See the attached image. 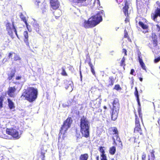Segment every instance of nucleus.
<instances>
[{"mask_svg":"<svg viewBox=\"0 0 160 160\" xmlns=\"http://www.w3.org/2000/svg\"><path fill=\"white\" fill-rule=\"evenodd\" d=\"M135 127L134 130V135L136 138H138L139 134L142 135V133L139 118L136 114H135Z\"/></svg>","mask_w":160,"mask_h":160,"instance_id":"5","label":"nucleus"},{"mask_svg":"<svg viewBox=\"0 0 160 160\" xmlns=\"http://www.w3.org/2000/svg\"><path fill=\"white\" fill-rule=\"evenodd\" d=\"M138 60L141 68L143 69L146 71V66L144 63L143 62L142 59H140V60Z\"/></svg>","mask_w":160,"mask_h":160,"instance_id":"28","label":"nucleus"},{"mask_svg":"<svg viewBox=\"0 0 160 160\" xmlns=\"http://www.w3.org/2000/svg\"><path fill=\"white\" fill-rule=\"evenodd\" d=\"M72 122V120L71 118L68 117L64 121L63 124L70 128Z\"/></svg>","mask_w":160,"mask_h":160,"instance_id":"17","label":"nucleus"},{"mask_svg":"<svg viewBox=\"0 0 160 160\" xmlns=\"http://www.w3.org/2000/svg\"><path fill=\"white\" fill-rule=\"evenodd\" d=\"M95 3H96L99 6H100V2L99 0H95Z\"/></svg>","mask_w":160,"mask_h":160,"instance_id":"55","label":"nucleus"},{"mask_svg":"<svg viewBox=\"0 0 160 160\" xmlns=\"http://www.w3.org/2000/svg\"><path fill=\"white\" fill-rule=\"evenodd\" d=\"M124 38H127L129 41L130 42H132L131 39L128 35V32L126 29L124 30Z\"/></svg>","mask_w":160,"mask_h":160,"instance_id":"29","label":"nucleus"},{"mask_svg":"<svg viewBox=\"0 0 160 160\" xmlns=\"http://www.w3.org/2000/svg\"><path fill=\"white\" fill-rule=\"evenodd\" d=\"M138 24L139 26L143 29H147L148 28V26L146 24H145L142 22L141 21H139L138 22Z\"/></svg>","mask_w":160,"mask_h":160,"instance_id":"25","label":"nucleus"},{"mask_svg":"<svg viewBox=\"0 0 160 160\" xmlns=\"http://www.w3.org/2000/svg\"><path fill=\"white\" fill-rule=\"evenodd\" d=\"M69 128L68 127L64 126V125H62L60 129V132L59 133V135L61 136L62 134H63L62 138L64 139L66 137V133L67 132V131L68 129Z\"/></svg>","mask_w":160,"mask_h":160,"instance_id":"11","label":"nucleus"},{"mask_svg":"<svg viewBox=\"0 0 160 160\" xmlns=\"http://www.w3.org/2000/svg\"><path fill=\"white\" fill-rule=\"evenodd\" d=\"M6 24V29L7 31H8V33L9 35L10 33V24L9 22L8 21H6L5 22Z\"/></svg>","mask_w":160,"mask_h":160,"instance_id":"31","label":"nucleus"},{"mask_svg":"<svg viewBox=\"0 0 160 160\" xmlns=\"http://www.w3.org/2000/svg\"><path fill=\"white\" fill-rule=\"evenodd\" d=\"M135 91L134 92V95L135 96V97L136 98V99L139 98L138 91L137 88L136 87H135Z\"/></svg>","mask_w":160,"mask_h":160,"instance_id":"39","label":"nucleus"},{"mask_svg":"<svg viewBox=\"0 0 160 160\" xmlns=\"http://www.w3.org/2000/svg\"><path fill=\"white\" fill-rule=\"evenodd\" d=\"M38 95V90L36 88L33 87H29L25 89L22 93L21 98L26 100L30 102L35 101Z\"/></svg>","mask_w":160,"mask_h":160,"instance_id":"2","label":"nucleus"},{"mask_svg":"<svg viewBox=\"0 0 160 160\" xmlns=\"http://www.w3.org/2000/svg\"><path fill=\"white\" fill-rule=\"evenodd\" d=\"M96 160H99V156H97L96 158Z\"/></svg>","mask_w":160,"mask_h":160,"instance_id":"61","label":"nucleus"},{"mask_svg":"<svg viewBox=\"0 0 160 160\" xmlns=\"http://www.w3.org/2000/svg\"><path fill=\"white\" fill-rule=\"evenodd\" d=\"M66 85L65 88L70 91H72L73 89V83L72 81L70 80H66L64 82Z\"/></svg>","mask_w":160,"mask_h":160,"instance_id":"9","label":"nucleus"},{"mask_svg":"<svg viewBox=\"0 0 160 160\" xmlns=\"http://www.w3.org/2000/svg\"><path fill=\"white\" fill-rule=\"evenodd\" d=\"M112 105L113 106L112 109H116L117 110H119L120 105L118 99L117 98L114 99L112 103Z\"/></svg>","mask_w":160,"mask_h":160,"instance_id":"13","label":"nucleus"},{"mask_svg":"<svg viewBox=\"0 0 160 160\" xmlns=\"http://www.w3.org/2000/svg\"><path fill=\"white\" fill-rule=\"evenodd\" d=\"M16 72V70L15 69L12 70L11 72V79H12V81H14V79L12 78L14 76Z\"/></svg>","mask_w":160,"mask_h":160,"instance_id":"36","label":"nucleus"},{"mask_svg":"<svg viewBox=\"0 0 160 160\" xmlns=\"http://www.w3.org/2000/svg\"><path fill=\"white\" fill-rule=\"evenodd\" d=\"M119 110L114 109L113 110L112 109V113L111 118L112 120L115 121L117 119L118 116V113Z\"/></svg>","mask_w":160,"mask_h":160,"instance_id":"19","label":"nucleus"},{"mask_svg":"<svg viewBox=\"0 0 160 160\" xmlns=\"http://www.w3.org/2000/svg\"><path fill=\"white\" fill-rule=\"evenodd\" d=\"M101 160H108L106 154L100 155Z\"/></svg>","mask_w":160,"mask_h":160,"instance_id":"40","label":"nucleus"},{"mask_svg":"<svg viewBox=\"0 0 160 160\" xmlns=\"http://www.w3.org/2000/svg\"><path fill=\"white\" fill-rule=\"evenodd\" d=\"M16 90V89L14 87H11V97L14 96V92Z\"/></svg>","mask_w":160,"mask_h":160,"instance_id":"33","label":"nucleus"},{"mask_svg":"<svg viewBox=\"0 0 160 160\" xmlns=\"http://www.w3.org/2000/svg\"><path fill=\"white\" fill-rule=\"evenodd\" d=\"M62 72H61V74L62 75L64 76H68V74L66 72L65 69L64 67H62L61 68Z\"/></svg>","mask_w":160,"mask_h":160,"instance_id":"37","label":"nucleus"},{"mask_svg":"<svg viewBox=\"0 0 160 160\" xmlns=\"http://www.w3.org/2000/svg\"><path fill=\"white\" fill-rule=\"evenodd\" d=\"M114 89H115L117 91L121 90L122 89L120 87L119 84H116L115 85L114 88Z\"/></svg>","mask_w":160,"mask_h":160,"instance_id":"38","label":"nucleus"},{"mask_svg":"<svg viewBox=\"0 0 160 160\" xmlns=\"http://www.w3.org/2000/svg\"><path fill=\"white\" fill-rule=\"evenodd\" d=\"M90 105L92 108L95 109L98 108L100 106V104L96 100H94L91 101Z\"/></svg>","mask_w":160,"mask_h":160,"instance_id":"16","label":"nucleus"},{"mask_svg":"<svg viewBox=\"0 0 160 160\" xmlns=\"http://www.w3.org/2000/svg\"><path fill=\"white\" fill-rule=\"evenodd\" d=\"M11 58L12 59H13L14 60L17 61L20 59V58L17 55H15V53H11Z\"/></svg>","mask_w":160,"mask_h":160,"instance_id":"26","label":"nucleus"},{"mask_svg":"<svg viewBox=\"0 0 160 160\" xmlns=\"http://www.w3.org/2000/svg\"><path fill=\"white\" fill-rule=\"evenodd\" d=\"M156 26L157 27V30L158 31V32H159L160 31V26L158 25L157 24L156 25Z\"/></svg>","mask_w":160,"mask_h":160,"instance_id":"54","label":"nucleus"},{"mask_svg":"<svg viewBox=\"0 0 160 160\" xmlns=\"http://www.w3.org/2000/svg\"><path fill=\"white\" fill-rule=\"evenodd\" d=\"M158 16L160 17V8H157L155 11V13H152L151 16L152 19L154 21Z\"/></svg>","mask_w":160,"mask_h":160,"instance_id":"15","label":"nucleus"},{"mask_svg":"<svg viewBox=\"0 0 160 160\" xmlns=\"http://www.w3.org/2000/svg\"><path fill=\"white\" fill-rule=\"evenodd\" d=\"M116 79V78L113 76H111L109 77L108 79V87L112 86L114 83V81Z\"/></svg>","mask_w":160,"mask_h":160,"instance_id":"20","label":"nucleus"},{"mask_svg":"<svg viewBox=\"0 0 160 160\" xmlns=\"http://www.w3.org/2000/svg\"><path fill=\"white\" fill-rule=\"evenodd\" d=\"M103 108L105 109H107V107L106 106H104L103 107Z\"/></svg>","mask_w":160,"mask_h":160,"instance_id":"62","label":"nucleus"},{"mask_svg":"<svg viewBox=\"0 0 160 160\" xmlns=\"http://www.w3.org/2000/svg\"><path fill=\"white\" fill-rule=\"evenodd\" d=\"M120 66L121 67H123L124 68L126 65L125 63V58L124 57H123L120 62Z\"/></svg>","mask_w":160,"mask_h":160,"instance_id":"35","label":"nucleus"},{"mask_svg":"<svg viewBox=\"0 0 160 160\" xmlns=\"http://www.w3.org/2000/svg\"><path fill=\"white\" fill-rule=\"evenodd\" d=\"M103 11H99L95 15L89 18L88 20H84L83 26L86 28H93L102 21Z\"/></svg>","mask_w":160,"mask_h":160,"instance_id":"1","label":"nucleus"},{"mask_svg":"<svg viewBox=\"0 0 160 160\" xmlns=\"http://www.w3.org/2000/svg\"><path fill=\"white\" fill-rule=\"evenodd\" d=\"M109 153L112 155L115 154L116 152V148L115 146H112L110 147L109 149Z\"/></svg>","mask_w":160,"mask_h":160,"instance_id":"24","label":"nucleus"},{"mask_svg":"<svg viewBox=\"0 0 160 160\" xmlns=\"http://www.w3.org/2000/svg\"><path fill=\"white\" fill-rule=\"evenodd\" d=\"M158 127L159 128V134H160V117L158 119Z\"/></svg>","mask_w":160,"mask_h":160,"instance_id":"49","label":"nucleus"},{"mask_svg":"<svg viewBox=\"0 0 160 160\" xmlns=\"http://www.w3.org/2000/svg\"><path fill=\"white\" fill-rule=\"evenodd\" d=\"M24 37L23 41L26 45L28 47H29V43L28 41V35L27 31H25L23 33Z\"/></svg>","mask_w":160,"mask_h":160,"instance_id":"18","label":"nucleus"},{"mask_svg":"<svg viewBox=\"0 0 160 160\" xmlns=\"http://www.w3.org/2000/svg\"><path fill=\"white\" fill-rule=\"evenodd\" d=\"M6 133L9 135H10V129L9 128H7L6 130Z\"/></svg>","mask_w":160,"mask_h":160,"instance_id":"52","label":"nucleus"},{"mask_svg":"<svg viewBox=\"0 0 160 160\" xmlns=\"http://www.w3.org/2000/svg\"><path fill=\"white\" fill-rule=\"evenodd\" d=\"M152 43H149L148 45L151 48L157 47L158 45V41L157 36L155 33H152L151 36Z\"/></svg>","mask_w":160,"mask_h":160,"instance_id":"6","label":"nucleus"},{"mask_svg":"<svg viewBox=\"0 0 160 160\" xmlns=\"http://www.w3.org/2000/svg\"><path fill=\"white\" fill-rule=\"evenodd\" d=\"M11 135L15 139H18L20 137V135L19 134L18 131L13 128L11 130Z\"/></svg>","mask_w":160,"mask_h":160,"instance_id":"12","label":"nucleus"},{"mask_svg":"<svg viewBox=\"0 0 160 160\" xmlns=\"http://www.w3.org/2000/svg\"><path fill=\"white\" fill-rule=\"evenodd\" d=\"M137 54L138 55V60H139L140 59H142L141 57V53L139 50L137 51Z\"/></svg>","mask_w":160,"mask_h":160,"instance_id":"43","label":"nucleus"},{"mask_svg":"<svg viewBox=\"0 0 160 160\" xmlns=\"http://www.w3.org/2000/svg\"><path fill=\"white\" fill-rule=\"evenodd\" d=\"M148 160H151L150 158V155H149L148 156Z\"/></svg>","mask_w":160,"mask_h":160,"instance_id":"63","label":"nucleus"},{"mask_svg":"<svg viewBox=\"0 0 160 160\" xmlns=\"http://www.w3.org/2000/svg\"><path fill=\"white\" fill-rule=\"evenodd\" d=\"M160 61V56L158 57V58L155 59L154 62L155 63H157Z\"/></svg>","mask_w":160,"mask_h":160,"instance_id":"47","label":"nucleus"},{"mask_svg":"<svg viewBox=\"0 0 160 160\" xmlns=\"http://www.w3.org/2000/svg\"><path fill=\"white\" fill-rule=\"evenodd\" d=\"M87 61H88V63L89 66L90 67L91 72L92 74L95 75L96 74V73L94 69V67L92 63L91 59L88 53L86 55V60L85 61L86 62Z\"/></svg>","mask_w":160,"mask_h":160,"instance_id":"10","label":"nucleus"},{"mask_svg":"<svg viewBox=\"0 0 160 160\" xmlns=\"http://www.w3.org/2000/svg\"><path fill=\"white\" fill-rule=\"evenodd\" d=\"M138 113L139 117L140 118V119L143 123V120L142 117V113H141V107H140L138 109Z\"/></svg>","mask_w":160,"mask_h":160,"instance_id":"30","label":"nucleus"},{"mask_svg":"<svg viewBox=\"0 0 160 160\" xmlns=\"http://www.w3.org/2000/svg\"><path fill=\"white\" fill-rule=\"evenodd\" d=\"M9 137L8 136H6L5 137V138L6 139H9Z\"/></svg>","mask_w":160,"mask_h":160,"instance_id":"64","label":"nucleus"},{"mask_svg":"<svg viewBox=\"0 0 160 160\" xmlns=\"http://www.w3.org/2000/svg\"><path fill=\"white\" fill-rule=\"evenodd\" d=\"M117 1V2L118 3H119V2H122L123 0H116Z\"/></svg>","mask_w":160,"mask_h":160,"instance_id":"60","label":"nucleus"},{"mask_svg":"<svg viewBox=\"0 0 160 160\" xmlns=\"http://www.w3.org/2000/svg\"><path fill=\"white\" fill-rule=\"evenodd\" d=\"M155 151L154 150H152L150 152L151 156H150L151 160H155V157L154 154Z\"/></svg>","mask_w":160,"mask_h":160,"instance_id":"32","label":"nucleus"},{"mask_svg":"<svg viewBox=\"0 0 160 160\" xmlns=\"http://www.w3.org/2000/svg\"><path fill=\"white\" fill-rule=\"evenodd\" d=\"M137 101L138 103V105L139 107H141V104L139 101V98H137Z\"/></svg>","mask_w":160,"mask_h":160,"instance_id":"53","label":"nucleus"},{"mask_svg":"<svg viewBox=\"0 0 160 160\" xmlns=\"http://www.w3.org/2000/svg\"><path fill=\"white\" fill-rule=\"evenodd\" d=\"M80 131L82 136L88 138L90 136L89 122L87 118L83 116L81 119L80 124Z\"/></svg>","mask_w":160,"mask_h":160,"instance_id":"3","label":"nucleus"},{"mask_svg":"<svg viewBox=\"0 0 160 160\" xmlns=\"http://www.w3.org/2000/svg\"><path fill=\"white\" fill-rule=\"evenodd\" d=\"M22 78V77L21 76H17L16 77L15 79V80H20Z\"/></svg>","mask_w":160,"mask_h":160,"instance_id":"50","label":"nucleus"},{"mask_svg":"<svg viewBox=\"0 0 160 160\" xmlns=\"http://www.w3.org/2000/svg\"><path fill=\"white\" fill-rule=\"evenodd\" d=\"M127 50L125 48H123L122 50V52L123 53H124V54L125 56H127Z\"/></svg>","mask_w":160,"mask_h":160,"instance_id":"48","label":"nucleus"},{"mask_svg":"<svg viewBox=\"0 0 160 160\" xmlns=\"http://www.w3.org/2000/svg\"><path fill=\"white\" fill-rule=\"evenodd\" d=\"M129 8L128 3L127 1H125L124 6L122 8V11L125 16H128V10Z\"/></svg>","mask_w":160,"mask_h":160,"instance_id":"14","label":"nucleus"},{"mask_svg":"<svg viewBox=\"0 0 160 160\" xmlns=\"http://www.w3.org/2000/svg\"><path fill=\"white\" fill-rule=\"evenodd\" d=\"M146 154L144 153L143 152L142 155V160H146Z\"/></svg>","mask_w":160,"mask_h":160,"instance_id":"41","label":"nucleus"},{"mask_svg":"<svg viewBox=\"0 0 160 160\" xmlns=\"http://www.w3.org/2000/svg\"><path fill=\"white\" fill-rule=\"evenodd\" d=\"M14 107L13 102L11 100V109L14 108Z\"/></svg>","mask_w":160,"mask_h":160,"instance_id":"51","label":"nucleus"},{"mask_svg":"<svg viewBox=\"0 0 160 160\" xmlns=\"http://www.w3.org/2000/svg\"><path fill=\"white\" fill-rule=\"evenodd\" d=\"M70 1L73 4H78L79 3H83L85 2L87 0H70Z\"/></svg>","mask_w":160,"mask_h":160,"instance_id":"27","label":"nucleus"},{"mask_svg":"<svg viewBox=\"0 0 160 160\" xmlns=\"http://www.w3.org/2000/svg\"><path fill=\"white\" fill-rule=\"evenodd\" d=\"M109 132L110 135H113L114 137L116 138V140L118 142V143H117L115 141V139L113 137L112 139L113 140V144L116 145H118L119 147H122V143L119 137V132L117 128L115 127H111L109 128Z\"/></svg>","mask_w":160,"mask_h":160,"instance_id":"4","label":"nucleus"},{"mask_svg":"<svg viewBox=\"0 0 160 160\" xmlns=\"http://www.w3.org/2000/svg\"><path fill=\"white\" fill-rule=\"evenodd\" d=\"M126 18L125 20V23H127L128 22H129V15L128 16H126Z\"/></svg>","mask_w":160,"mask_h":160,"instance_id":"46","label":"nucleus"},{"mask_svg":"<svg viewBox=\"0 0 160 160\" xmlns=\"http://www.w3.org/2000/svg\"><path fill=\"white\" fill-rule=\"evenodd\" d=\"M8 106L10 108V99L9 98L8 99Z\"/></svg>","mask_w":160,"mask_h":160,"instance_id":"57","label":"nucleus"},{"mask_svg":"<svg viewBox=\"0 0 160 160\" xmlns=\"http://www.w3.org/2000/svg\"><path fill=\"white\" fill-rule=\"evenodd\" d=\"M139 80H140V81H141V82H142V80H143V79L142 78H141V77H140L139 78Z\"/></svg>","mask_w":160,"mask_h":160,"instance_id":"59","label":"nucleus"},{"mask_svg":"<svg viewBox=\"0 0 160 160\" xmlns=\"http://www.w3.org/2000/svg\"><path fill=\"white\" fill-rule=\"evenodd\" d=\"M41 1L40 0H36L34 2L35 5L37 7L39 6V3H41Z\"/></svg>","mask_w":160,"mask_h":160,"instance_id":"44","label":"nucleus"},{"mask_svg":"<svg viewBox=\"0 0 160 160\" xmlns=\"http://www.w3.org/2000/svg\"><path fill=\"white\" fill-rule=\"evenodd\" d=\"M33 29L38 33H39L41 30L39 24L37 23H34L32 25Z\"/></svg>","mask_w":160,"mask_h":160,"instance_id":"23","label":"nucleus"},{"mask_svg":"<svg viewBox=\"0 0 160 160\" xmlns=\"http://www.w3.org/2000/svg\"><path fill=\"white\" fill-rule=\"evenodd\" d=\"M20 18L21 19V20L25 23L26 27L27 28V29L28 30H29V31H30L31 30H29L28 29V24L27 22V20L26 19V17L24 16L23 14L22 13H21L20 14Z\"/></svg>","mask_w":160,"mask_h":160,"instance_id":"21","label":"nucleus"},{"mask_svg":"<svg viewBox=\"0 0 160 160\" xmlns=\"http://www.w3.org/2000/svg\"><path fill=\"white\" fill-rule=\"evenodd\" d=\"M89 155L88 153H84L81 154L79 156V160H88ZM90 160H92L91 159Z\"/></svg>","mask_w":160,"mask_h":160,"instance_id":"22","label":"nucleus"},{"mask_svg":"<svg viewBox=\"0 0 160 160\" xmlns=\"http://www.w3.org/2000/svg\"><path fill=\"white\" fill-rule=\"evenodd\" d=\"M12 28H11V37L13 38L14 37L17 36L18 37V35L17 33V32L16 29V26L15 25V23H16L14 22V20H13V19H12Z\"/></svg>","mask_w":160,"mask_h":160,"instance_id":"7","label":"nucleus"},{"mask_svg":"<svg viewBox=\"0 0 160 160\" xmlns=\"http://www.w3.org/2000/svg\"><path fill=\"white\" fill-rule=\"evenodd\" d=\"M105 148L103 147L100 146L99 147L98 150L101 153V154H105V150L104 149V148Z\"/></svg>","mask_w":160,"mask_h":160,"instance_id":"34","label":"nucleus"},{"mask_svg":"<svg viewBox=\"0 0 160 160\" xmlns=\"http://www.w3.org/2000/svg\"><path fill=\"white\" fill-rule=\"evenodd\" d=\"M41 156L42 157V160H44L45 157V153L44 152H41Z\"/></svg>","mask_w":160,"mask_h":160,"instance_id":"45","label":"nucleus"},{"mask_svg":"<svg viewBox=\"0 0 160 160\" xmlns=\"http://www.w3.org/2000/svg\"><path fill=\"white\" fill-rule=\"evenodd\" d=\"M135 72V70L133 69H132L131 70L130 74L131 75H133V73Z\"/></svg>","mask_w":160,"mask_h":160,"instance_id":"56","label":"nucleus"},{"mask_svg":"<svg viewBox=\"0 0 160 160\" xmlns=\"http://www.w3.org/2000/svg\"><path fill=\"white\" fill-rule=\"evenodd\" d=\"M3 101V98L1 97H0V108L2 107V102Z\"/></svg>","mask_w":160,"mask_h":160,"instance_id":"42","label":"nucleus"},{"mask_svg":"<svg viewBox=\"0 0 160 160\" xmlns=\"http://www.w3.org/2000/svg\"><path fill=\"white\" fill-rule=\"evenodd\" d=\"M9 96L10 95V89L9 88H8V90L7 92Z\"/></svg>","mask_w":160,"mask_h":160,"instance_id":"58","label":"nucleus"},{"mask_svg":"<svg viewBox=\"0 0 160 160\" xmlns=\"http://www.w3.org/2000/svg\"><path fill=\"white\" fill-rule=\"evenodd\" d=\"M50 6L53 10H56L58 9L60 5L59 3L58 0H49Z\"/></svg>","mask_w":160,"mask_h":160,"instance_id":"8","label":"nucleus"}]
</instances>
